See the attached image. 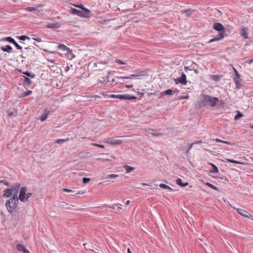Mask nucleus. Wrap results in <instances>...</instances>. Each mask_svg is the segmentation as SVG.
<instances>
[{
    "instance_id": "473e14b6",
    "label": "nucleus",
    "mask_w": 253,
    "mask_h": 253,
    "mask_svg": "<svg viewBox=\"0 0 253 253\" xmlns=\"http://www.w3.org/2000/svg\"><path fill=\"white\" fill-rule=\"evenodd\" d=\"M243 116V114H242L241 112L239 111H237V114L235 116L234 120H238L240 118L242 117Z\"/></svg>"
},
{
    "instance_id": "c756f323",
    "label": "nucleus",
    "mask_w": 253,
    "mask_h": 253,
    "mask_svg": "<svg viewBox=\"0 0 253 253\" xmlns=\"http://www.w3.org/2000/svg\"><path fill=\"white\" fill-rule=\"evenodd\" d=\"M74 6L76 7H78V8H79L81 9L83 11H86L88 13L89 12L88 9L86 8L85 7H84L82 4H80V5L74 4Z\"/></svg>"
},
{
    "instance_id": "0e129e2a",
    "label": "nucleus",
    "mask_w": 253,
    "mask_h": 253,
    "mask_svg": "<svg viewBox=\"0 0 253 253\" xmlns=\"http://www.w3.org/2000/svg\"><path fill=\"white\" fill-rule=\"evenodd\" d=\"M121 209H122L121 208L118 207L117 210L119 211L120 210H121Z\"/></svg>"
},
{
    "instance_id": "de8ad7c7",
    "label": "nucleus",
    "mask_w": 253,
    "mask_h": 253,
    "mask_svg": "<svg viewBox=\"0 0 253 253\" xmlns=\"http://www.w3.org/2000/svg\"><path fill=\"white\" fill-rule=\"evenodd\" d=\"M151 134L155 136H159L162 135V134L160 133H152Z\"/></svg>"
},
{
    "instance_id": "c9c22d12",
    "label": "nucleus",
    "mask_w": 253,
    "mask_h": 253,
    "mask_svg": "<svg viewBox=\"0 0 253 253\" xmlns=\"http://www.w3.org/2000/svg\"><path fill=\"white\" fill-rule=\"evenodd\" d=\"M69 138H68L67 139H57L56 140V143H64L66 141H67L68 140H69Z\"/></svg>"
},
{
    "instance_id": "5fc2aeb1",
    "label": "nucleus",
    "mask_w": 253,
    "mask_h": 253,
    "mask_svg": "<svg viewBox=\"0 0 253 253\" xmlns=\"http://www.w3.org/2000/svg\"><path fill=\"white\" fill-rule=\"evenodd\" d=\"M126 86L128 88H131L133 86V84H130V85H126Z\"/></svg>"
},
{
    "instance_id": "f8f14e48",
    "label": "nucleus",
    "mask_w": 253,
    "mask_h": 253,
    "mask_svg": "<svg viewBox=\"0 0 253 253\" xmlns=\"http://www.w3.org/2000/svg\"><path fill=\"white\" fill-rule=\"evenodd\" d=\"M61 24L58 22L54 23H49L46 25V27L52 29H57L60 27Z\"/></svg>"
},
{
    "instance_id": "864d4df0",
    "label": "nucleus",
    "mask_w": 253,
    "mask_h": 253,
    "mask_svg": "<svg viewBox=\"0 0 253 253\" xmlns=\"http://www.w3.org/2000/svg\"><path fill=\"white\" fill-rule=\"evenodd\" d=\"M34 40H36V41L38 42H42V40L41 38H33Z\"/></svg>"
},
{
    "instance_id": "e2e57ef3",
    "label": "nucleus",
    "mask_w": 253,
    "mask_h": 253,
    "mask_svg": "<svg viewBox=\"0 0 253 253\" xmlns=\"http://www.w3.org/2000/svg\"><path fill=\"white\" fill-rule=\"evenodd\" d=\"M252 62H253V59L251 60L249 62V64H251Z\"/></svg>"
},
{
    "instance_id": "a18cd8bd",
    "label": "nucleus",
    "mask_w": 253,
    "mask_h": 253,
    "mask_svg": "<svg viewBox=\"0 0 253 253\" xmlns=\"http://www.w3.org/2000/svg\"><path fill=\"white\" fill-rule=\"evenodd\" d=\"M0 183H3V184L9 186V182L5 180H2L0 181Z\"/></svg>"
},
{
    "instance_id": "a878e982",
    "label": "nucleus",
    "mask_w": 253,
    "mask_h": 253,
    "mask_svg": "<svg viewBox=\"0 0 253 253\" xmlns=\"http://www.w3.org/2000/svg\"><path fill=\"white\" fill-rule=\"evenodd\" d=\"M209 164L210 165H211V167H212V170L210 171L211 173H217L218 172V168L215 165H214V164H211V163Z\"/></svg>"
},
{
    "instance_id": "7ed1b4c3",
    "label": "nucleus",
    "mask_w": 253,
    "mask_h": 253,
    "mask_svg": "<svg viewBox=\"0 0 253 253\" xmlns=\"http://www.w3.org/2000/svg\"><path fill=\"white\" fill-rule=\"evenodd\" d=\"M18 203V200L15 199L13 200V198H12L8 199L5 203V206L8 211L10 213L13 212L16 209Z\"/></svg>"
},
{
    "instance_id": "b1692460",
    "label": "nucleus",
    "mask_w": 253,
    "mask_h": 253,
    "mask_svg": "<svg viewBox=\"0 0 253 253\" xmlns=\"http://www.w3.org/2000/svg\"><path fill=\"white\" fill-rule=\"evenodd\" d=\"M221 76L219 75H211L210 79L213 81L218 82L220 79Z\"/></svg>"
},
{
    "instance_id": "603ef678",
    "label": "nucleus",
    "mask_w": 253,
    "mask_h": 253,
    "mask_svg": "<svg viewBox=\"0 0 253 253\" xmlns=\"http://www.w3.org/2000/svg\"><path fill=\"white\" fill-rule=\"evenodd\" d=\"M214 140L217 142H221V143H222V142H223V140H222L219 139L218 138H215Z\"/></svg>"
},
{
    "instance_id": "37998d69",
    "label": "nucleus",
    "mask_w": 253,
    "mask_h": 253,
    "mask_svg": "<svg viewBox=\"0 0 253 253\" xmlns=\"http://www.w3.org/2000/svg\"><path fill=\"white\" fill-rule=\"evenodd\" d=\"M116 62L118 64H121V65L126 64V63L124 62L123 61H122L121 60H120V59H117L116 60Z\"/></svg>"
},
{
    "instance_id": "412c9836",
    "label": "nucleus",
    "mask_w": 253,
    "mask_h": 253,
    "mask_svg": "<svg viewBox=\"0 0 253 253\" xmlns=\"http://www.w3.org/2000/svg\"><path fill=\"white\" fill-rule=\"evenodd\" d=\"M4 196L6 197H9L12 195V193L11 192V190L10 189V188L6 189L4 190Z\"/></svg>"
},
{
    "instance_id": "4be33fe9",
    "label": "nucleus",
    "mask_w": 253,
    "mask_h": 253,
    "mask_svg": "<svg viewBox=\"0 0 253 253\" xmlns=\"http://www.w3.org/2000/svg\"><path fill=\"white\" fill-rule=\"evenodd\" d=\"M234 81L236 87L237 88H240L241 86V80H240V79L234 78Z\"/></svg>"
},
{
    "instance_id": "774afa93",
    "label": "nucleus",
    "mask_w": 253,
    "mask_h": 253,
    "mask_svg": "<svg viewBox=\"0 0 253 253\" xmlns=\"http://www.w3.org/2000/svg\"><path fill=\"white\" fill-rule=\"evenodd\" d=\"M8 115H9V116H11V115H12V113H10L8 114Z\"/></svg>"
},
{
    "instance_id": "8fccbe9b",
    "label": "nucleus",
    "mask_w": 253,
    "mask_h": 253,
    "mask_svg": "<svg viewBox=\"0 0 253 253\" xmlns=\"http://www.w3.org/2000/svg\"><path fill=\"white\" fill-rule=\"evenodd\" d=\"M84 194V192H83V191L79 192H78V193H76V194H80V195H81V194ZM74 195H75V194H70V196H74Z\"/></svg>"
},
{
    "instance_id": "bb28decb",
    "label": "nucleus",
    "mask_w": 253,
    "mask_h": 253,
    "mask_svg": "<svg viewBox=\"0 0 253 253\" xmlns=\"http://www.w3.org/2000/svg\"><path fill=\"white\" fill-rule=\"evenodd\" d=\"M138 77V75H134V74H131L129 76H125V77H117L118 79H132L133 77Z\"/></svg>"
},
{
    "instance_id": "6e6552de",
    "label": "nucleus",
    "mask_w": 253,
    "mask_h": 253,
    "mask_svg": "<svg viewBox=\"0 0 253 253\" xmlns=\"http://www.w3.org/2000/svg\"><path fill=\"white\" fill-rule=\"evenodd\" d=\"M212 28L219 33L224 32L225 33V28L222 24L220 23H215L212 25Z\"/></svg>"
},
{
    "instance_id": "f03ea898",
    "label": "nucleus",
    "mask_w": 253,
    "mask_h": 253,
    "mask_svg": "<svg viewBox=\"0 0 253 253\" xmlns=\"http://www.w3.org/2000/svg\"><path fill=\"white\" fill-rule=\"evenodd\" d=\"M32 195V193L28 192V189L26 187H22L21 188L19 192L18 200L22 202L28 201V199Z\"/></svg>"
},
{
    "instance_id": "c03bdc74",
    "label": "nucleus",
    "mask_w": 253,
    "mask_h": 253,
    "mask_svg": "<svg viewBox=\"0 0 253 253\" xmlns=\"http://www.w3.org/2000/svg\"><path fill=\"white\" fill-rule=\"evenodd\" d=\"M92 145L93 146H95L96 147H99V148H104V146L103 145L98 144H96V143H93Z\"/></svg>"
},
{
    "instance_id": "2eb2a0df",
    "label": "nucleus",
    "mask_w": 253,
    "mask_h": 253,
    "mask_svg": "<svg viewBox=\"0 0 253 253\" xmlns=\"http://www.w3.org/2000/svg\"><path fill=\"white\" fill-rule=\"evenodd\" d=\"M174 93V91L172 90L171 89H169L165 91L163 94H161L160 96L159 97V98H162L163 96V95H171L173 94Z\"/></svg>"
},
{
    "instance_id": "f3484780",
    "label": "nucleus",
    "mask_w": 253,
    "mask_h": 253,
    "mask_svg": "<svg viewBox=\"0 0 253 253\" xmlns=\"http://www.w3.org/2000/svg\"><path fill=\"white\" fill-rule=\"evenodd\" d=\"M58 49H60L62 50L63 52L67 51V53H68V50H69V48L66 46L64 44H59L57 46Z\"/></svg>"
},
{
    "instance_id": "13d9d810",
    "label": "nucleus",
    "mask_w": 253,
    "mask_h": 253,
    "mask_svg": "<svg viewBox=\"0 0 253 253\" xmlns=\"http://www.w3.org/2000/svg\"><path fill=\"white\" fill-rule=\"evenodd\" d=\"M184 70H185V72H187V70H189V67H184Z\"/></svg>"
},
{
    "instance_id": "9b49d317",
    "label": "nucleus",
    "mask_w": 253,
    "mask_h": 253,
    "mask_svg": "<svg viewBox=\"0 0 253 253\" xmlns=\"http://www.w3.org/2000/svg\"><path fill=\"white\" fill-rule=\"evenodd\" d=\"M50 113V111L46 109H44V113L43 114L40 116L39 119L42 121L43 122L46 120V119L47 118L48 116L49 115Z\"/></svg>"
},
{
    "instance_id": "c85d7f7f",
    "label": "nucleus",
    "mask_w": 253,
    "mask_h": 253,
    "mask_svg": "<svg viewBox=\"0 0 253 253\" xmlns=\"http://www.w3.org/2000/svg\"><path fill=\"white\" fill-rule=\"evenodd\" d=\"M159 186L160 187L162 188H163V189H168L169 190V191H173V189L170 187L168 185H167L165 184H163V183H161L159 185Z\"/></svg>"
},
{
    "instance_id": "3c124183",
    "label": "nucleus",
    "mask_w": 253,
    "mask_h": 253,
    "mask_svg": "<svg viewBox=\"0 0 253 253\" xmlns=\"http://www.w3.org/2000/svg\"><path fill=\"white\" fill-rule=\"evenodd\" d=\"M134 75H138V77L141 76V74L140 73V72L138 71H134Z\"/></svg>"
},
{
    "instance_id": "72a5a7b5",
    "label": "nucleus",
    "mask_w": 253,
    "mask_h": 253,
    "mask_svg": "<svg viewBox=\"0 0 253 253\" xmlns=\"http://www.w3.org/2000/svg\"><path fill=\"white\" fill-rule=\"evenodd\" d=\"M17 38L21 41H25L26 40H30V38L26 35L19 36Z\"/></svg>"
},
{
    "instance_id": "052dcab7",
    "label": "nucleus",
    "mask_w": 253,
    "mask_h": 253,
    "mask_svg": "<svg viewBox=\"0 0 253 253\" xmlns=\"http://www.w3.org/2000/svg\"><path fill=\"white\" fill-rule=\"evenodd\" d=\"M127 253H132L129 248L127 250Z\"/></svg>"
},
{
    "instance_id": "20e7f679",
    "label": "nucleus",
    "mask_w": 253,
    "mask_h": 253,
    "mask_svg": "<svg viewBox=\"0 0 253 253\" xmlns=\"http://www.w3.org/2000/svg\"><path fill=\"white\" fill-rule=\"evenodd\" d=\"M89 12L83 11V10H78L77 9L72 8L71 9V13L74 15L79 16L84 18L90 17L91 16V11L88 9Z\"/></svg>"
},
{
    "instance_id": "09e8293b",
    "label": "nucleus",
    "mask_w": 253,
    "mask_h": 253,
    "mask_svg": "<svg viewBox=\"0 0 253 253\" xmlns=\"http://www.w3.org/2000/svg\"><path fill=\"white\" fill-rule=\"evenodd\" d=\"M28 10L29 11H33L36 10V8L29 7L28 8Z\"/></svg>"
},
{
    "instance_id": "aec40b11",
    "label": "nucleus",
    "mask_w": 253,
    "mask_h": 253,
    "mask_svg": "<svg viewBox=\"0 0 253 253\" xmlns=\"http://www.w3.org/2000/svg\"><path fill=\"white\" fill-rule=\"evenodd\" d=\"M124 168L125 169L126 173H129L135 169V168L126 165L124 166Z\"/></svg>"
},
{
    "instance_id": "2f4dec72",
    "label": "nucleus",
    "mask_w": 253,
    "mask_h": 253,
    "mask_svg": "<svg viewBox=\"0 0 253 253\" xmlns=\"http://www.w3.org/2000/svg\"><path fill=\"white\" fill-rule=\"evenodd\" d=\"M202 143L201 141H198L197 142H196L190 144L188 146V148H187V153H188V151H190L192 149V148L193 147V146L194 144H198V143Z\"/></svg>"
},
{
    "instance_id": "e433bc0d",
    "label": "nucleus",
    "mask_w": 253,
    "mask_h": 253,
    "mask_svg": "<svg viewBox=\"0 0 253 253\" xmlns=\"http://www.w3.org/2000/svg\"><path fill=\"white\" fill-rule=\"evenodd\" d=\"M5 41H6L8 42H9L10 43H13L15 41L14 39L10 37H7L5 38Z\"/></svg>"
},
{
    "instance_id": "9d476101",
    "label": "nucleus",
    "mask_w": 253,
    "mask_h": 253,
    "mask_svg": "<svg viewBox=\"0 0 253 253\" xmlns=\"http://www.w3.org/2000/svg\"><path fill=\"white\" fill-rule=\"evenodd\" d=\"M237 211L238 212V213H239L240 214L243 216L248 217L249 218H251L252 217H253V216L251 214H250L248 211L243 209H237Z\"/></svg>"
},
{
    "instance_id": "58836bf2",
    "label": "nucleus",
    "mask_w": 253,
    "mask_h": 253,
    "mask_svg": "<svg viewBox=\"0 0 253 253\" xmlns=\"http://www.w3.org/2000/svg\"><path fill=\"white\" fill-rule=\"evenodd\" d=\"M83 182L84 184H86L90 181V178L84 177L82 179Z\"/></svg>"
},
{
    "instance_id": "0eeeda50",
    "label": "nucleus",
    "mask_w": 253,
    "mask_h": 253,
    "mask_svg": "<svg viewBox=\"0 0 253 253\" xmlns=\"http://www.w3.org/2000/svg\"><path fill=\"white\" fill-rule=\"evenodd\" d=\"M176 84L180 83L182 84L186 85L187 84L186 76L185 74L182 73L181 76L179 78H177L174 80Z\"/></svg>"
},
{
    "instance_id": "393cba45",
    "label": "nucleus",
    "mask_w": 253,
    "mask_h": 253,
    "mask_svg": "<svg viewBox=\"0 0 253 253\" xmlns=\"http://www.w3.org/2000/svg\"><path fill=\"white\" fill-rule=\"evenodd\" d=\"M24 84L25 86H29L31 84H32V81L28 77H24Z\"/></svg>"
},
{
    "instance_id": "1a4fd4ad",
    "label": "nucleus",
    "mask_w": 253,
    "mask_h": 253,
    "mask_svg": "<svg viewBox=\"0 0 253 253\" xmlns=\"http://www.w3.org/2000/svg\"><path fill=\"white\" fill-rule=\"evenodd\" d=\"M227 36V34L224 33V32L219 33V35L216 37H214L213 39H211L208 42V43H211L216 41H218L223 39L225 36Z\"/></svg>"
},
{
    "instance_id": "f257e3e1",
    "label": "nucleus",
    "mask_w": 253,
    "mask_h": 253,
    "mask_svg": "<svg viewBox=\"0 0 253 253\" xmlns=\"http://www.w3.org/2000/svg\"><path fill=\"white\" fill-rule=\"evenodd\" d=\"M219 101V99L216 97L207 94H203L201 96L199 105L200 108L205 107H214Z\"/></svg>"
},
{
    "instance_id": "4c0bfd02",
    "label": "nucleus",
    "mask_w": 253,
    "mask_h": 253,
    "mask_svg": "<svg viewBox=\"0 0 253 253\" xmlns=\"http://www.w3.org/2000/svg\"><path fill=\"white\" fill-rule=\"evenodd\" d=\"M233 70H234V72L235 73V78H236L237 79V78L240 79L241 76L238 73L237 70L235 68H233Z\"/></svg>"
},
{
    "instance_id": "338daca9",
    "label": "nucleus",
    "mask_w": 253,
    "mask_h": 253,
    "mask_svg": "<svg viewBox=\"0 0 253 253\" xmlns=\"http://www.w3.org/2000/svg\"><path fill=\"white\" fill-rule=\"evenodd\" d=\"M141 185H146V184L145 183H141Z\"/></svg>"
},
{
    "instance_id": "4d7b16f0",
    "label": "nucleus",
    "mask_w": 253,
    "mask_h": 253,
    "mask_svg": "<svg viewBox=\"0 0 253 253\" xmlns=\"http://www.w3.org/2000/svg\"><path fill=\"white\" fill-rule=\"evenodd\" d=\"M193 71H194V73H195L196 74H198V73H199V72H198V70H197V69H193Z\"/></svg>"
},
{
    "instance_id": "cd10ccee",
    "label": "nucleus",
    "mask_w": 253,
    "mask_h": 253,
    "mask_svg": "<svg viewBox=\"0 0 253 253\" xmlns=\"http://www.w3.org/2000/svg\"><path fill=\"white\" fill-rule=\"evenodd\" d=\"M206 185L215 191H220L219 188L218 187L214 186L213 185H212V184H211L210 183L207 182V183H206Z\"/></svg>"
},
{
    "instance_id": "dca6fc26",
    "label": "nucleus",
    "mask_w": 253,
    "mask_h": 253,
    "mask_svg": "<svg viewBox=\"0 0 253 253\" xmlns=\"http://www.w3.org/2000/svg\"><path fill=\"white\" fill-rule=\"evenodd\" d=\"M1 50L4 52L10 53L12 50V47L10 45H7L4 46H2L1 47Z\"/></svg>"
},
{
    "instance_id": "ddd939ff",
    "label": "nucleus",
    "mask_w": 253,
    "mask_h": 253,
    "mask_svg": "<svg viewBox=\"0 0 253 253\" xmlns=\"http://www.w3.org/2000/svg\"><path fill=\"white\" fill-rule=\"evenodd\" d=\"M240 35L245 39H248V28L247 27L243 28L240 31Z\"/></svg>"
},
{
    "instance_id": "423d86ee",
    "label": "nucleus",
    "mask_w": 253,
    "mask_h": 253,
    "mask_svg": "<svg viewBox=\"0 0 253 253\" xmlns=\"http://www.w3.org/2000/svg\"><path fill=\"white\" fill-rule=\"evenodd\" d=\"M20 186V184H17L16 186L12 187L10 188L11 190V192L12 193L13 196L12 198H13V200L16 199L18 200V193L19 190V187Z\"/></svg>"
},
{
    "instance_id": "5701e85b",
    "label": "nucleus",
    "mask_w": 253,
    "mask_h": 253,
    "mask_svg": "<svg viewBox=\"0 0 253 253\" xmlns=\"http://www.w3.org/2000/svg\"><path fill=\"white\" fill-rule=\"evenodd\" d=\"M195 10L191 9H188L186 10H183L182 12L183 13H185L187 17H189L192 12H193Z\"/></svg>"
},
{
    "instance_id": "a19ab883",
    "label": "nucleus",
    "mask_w": 253,
    "mask_h": 253,
    "mask_svg": "<svg viewBox=\"0 0 253 253\" xmlns=\"http://www.w3.org/2000/svg\"><path fill=\"white\" fill-rule=\"evenodd\" d=\"M119 176L117 174H109L108 175V177L107 178H117Z\"/></svg>"
},
{
    "instance_id": "6e6d98bb",
    "label": "nucleus",
    "mask_w": 253,
    "mask_h": 253,
    "mask_svg": "<svg viewBox=\"0 0 253 253\" xmlns=\"http://www.w3.org/2000/svg\"><path fill=\"white\" fill-rule=\"evenodd\" d=\"M222 143H224L225 144H231V142H228V141H224V140H223V142H222Z\"/></svg>"
},
{
    "instance_id": "680f3d73",
    "label": "nucleus",
    "mask_w": 253,
    "mask_h": 253,
    "mask_svg": "<svg viewBox=\"0 0 253 253\" xmlns=\"http://www.w3.org/2000/svg\"><path fill=\"white\" fill-rule=\"evenodd\" d=\"M189 98V96H186L183 97L184 99H188Z\"/></svg>"
},
{
    "instance_id": "f704fd0d",
    "label": "nucleus",
    "mask_w": 253,
    "mask_h": 253,
    "mask_svg": "<svg viewBox=\"0 0 253 253\" xmlns=\"http://www.w3.org/2000/svg\"><path fill=\"white\" fill-rule=\"evenodd\" d=\"M226 162H230V163H232L239 164H243L241 162H238V161H237L235 160H233L232 159H227L226 160Z\"/></svg>"
},
{
    "instance_id": "79ce46f5",
    "label": "nucleus",
    "mask_w": 253,
    "mask_h": 253,
    "mask_svg": "<svg viewBox=\"0 0 253 253\" xmlns=\"http://www.w3.org/2000/svg\"><path fill=\"white\" fill-rule=\"evenodd\" d=\"M32 93V90H28L23 93V96L26 97L27 96Z\"/></svg>"
},
{
    "instance_id": "4468645a",
    "label": "nucleus",
    "mask_w": 253,
    "mask_h": 253,
    "mask_svg": "<svg viewBox=\"0 0 253 253\" xmlns=\"http://www.w3.org/2000/svg\"><path fill=\"white\" fill-rule=\"evenodd\" d=\"M107 143L111 145H120L122 143V141L121 140H114L111 138L107 141Z\"/></svg>"
},
{
    "instance_id": "a211bd4d",
    "label": "nucleus",
    "mask_w": 253,
    "mask_h": 253,
    "mask_svg": "<svg viewBox=\"0 0 253 253\" xmlns=\"http://www.w3.org/2000/svg\"><path fill=\"white\" fill-rule=\"evenodd\" d=\"M16 248L18 251H22L24 253H25L28 251L27 249L21 244H18L16 246Z\"/></svg>"
},
{
    "instance_id": "49530a36",
    "label": "nucleus",
    "mask_w": 253,
    "mask_h": 253,
    "mask_svg": "<svg viewBox=\"0 0 253 253\" xmlns=\"http://www.w3.org/2000/svg\"><path fill=\"white\" fill-rule=\"evenodd\" d=\"M62 191L64 192H72V193L74 192V191L73 190L69 189H67V188H63Z\"/></svg>"
},
{
    "instance_id": "bf43d9fd",
    "label": "nucleus",
    "mask_w": 253,
    "mask_h": 253,
    "mask_svg": "<svg viewBox=\"0 0 253 253\" xmlns=\"http://www.w3.org/2000/svg\"><path fill=\"white\" fill-rule=\"evenodd\" d=\"M129 203H130V201L127 200L126 202V205H129Z\"/></svg>"
},
{
    "instance_id": "7c9ffc66",
    "label": "nucleus",
    "mask_w": 253,
    "mask_h": 253,
    "mask_svg": "<svg viewBox=\"0 0 253 253\" xmlns=\"http://www.w3.org/2000/svg\"><path fill=\"white\" fill-rule=\"evenodd\" d=\"M22 73L23 74H25V75H26L27 76L30 77L32 79L35 78L36 77V75L35 74H32L29 71H25V72H22Z\"/></svg>"
},
{
    "instance_id": "6ab92c4d",
    "label": "nucleus",
    "mask_w": 253,
    "mask_h": 253,
    "mask_svg": "<svg viewBox=\"0 0 253 253\" xmlns=\"http://www.w3.org/2000/svg\"><path fill=\"white\" fill-rule=\"evenodd\" d=\"M176 183L182 187H184L188 185V184L187 182H186V183L182 182V181L181 179H180V178H178L176 179Z\"/></svg>"
},
{
    "instance_id": "39448f33",
    "label": "nucleus",
    "mask_w": 253,
    "mask_h": 253,
    "mask_svg": "<svg viewBox=\"0 0 253 253\" xmlns=\"http://www.w3.org/2000/svg\"><path fill=\"white\" fill-rule=\"evenodd\" d=\"M110 97L112 98H118L121 100H133L136 99V97L130 95L128 94H111Z\"/></svg>"
},
{
    "instance_id": "69168bd1",
    "label": "nucleus",
    "mask_w": 253,
    "mask_h": 253,
    "mask_svg": "<svg viewBox=\"0 0 253 253\" xmlns=\"http://www.w3.org/2000/svg\"><path fill=\"white\" fill-rule=\"evenodd\" d=\"M115 205H116V206H118V205H121V204H115Z\"/></svg>"
},
{
    "instance_id": "ea45409f",
    "label": "nucleus",
    "mask_w": 253,
    "mask_h": 253,
    "mask_svg": "<svg viewBox=\"0 0 253 253\" xmlns=\"http://www.w3.org/2000/svg\"><path fill=\"white\" fill-rule=\"evenodd\" d=\"M16 47V48L17 49H19V50H22V47L21 46H20L19 44H18L16 42V41H15L14 42V43H13Z\"/></svg>"
}]
</instances>
